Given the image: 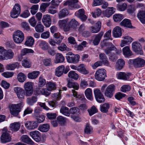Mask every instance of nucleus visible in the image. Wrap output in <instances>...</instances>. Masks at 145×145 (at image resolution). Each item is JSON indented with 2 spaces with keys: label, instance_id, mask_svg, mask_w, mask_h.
I'll return each instance as SVG.
<instances>
[{
  "label": "nucleus",
  "instance_id": "f257e3e1",
  "mask_svg": "<svg viewBox=\"0 0 145 145\" xmlns=\"http://www.w3.org/2000/svg\"><path fill=\"white\" fill-rule=\"evenodd\" d=\"M107 85L103 84L101 88V90L102 92H104L105 96L109 98H111L113 96L115 87L113 84H111L107 86Z\"/></svg>",
  "mask_w": 145,
  "mask_h": 145
},
{
  "label": "nucleus",
  "instance_id": "f03ea898",
  "mask_svg": "<svg viewBox=\"0 0 145 145\" xmlns=\"http://www.w3.org/2000/svg\"><path fill=\"white\" fill-rule=\"evenodd\" d=\"M128 63L130 65H133L135 68H141L144 66L145 60L141 58L138 57L129 60Z\"/></svg>",
  "mask_w": 145,
  "mask_h": 145
},
{
  "label": "nucleus",
  "instance_id": "7ed1b4c3",
  "mask_svg": "<svg viewBox=\"0 0 145 145\" xmlns=\"http://www.w3.org/2000/svg\"><path fill=\"white\" fill-rule=\"evenodd\" d=\"M13 37L15 42L17 44H20L24 39V34L22 31L17 30L14 32Z\"/></svg>",
  "mask_w": 145,
  "mask_h": 145
},
{
  "label": "nucleus",
  "instance_id": "20e7f679",
  "mask_svg": "<svg viewBox=\"0 0 145 145\" xmlns=\"http://www.w3.org/2000/svg\"><path fill=\"white\" fill-rule=\"evenodd\" d=\"M66 58L67 62L69 63L76 64L79 61L80 56L78 54L74 55L72 52H69Z\"/></svg>",
  "mask_w": 145,
  "mask_h": 145
},
{
  "label": "nucleus",
  "instance_id": "39448f33",
  "mask_svg": "<svg viewBox=\"0 0 145 145\" xmlns=\"http://www.w3.org/2000/svg\"><path fill=\"white\" fill-rule=\"evenodd\" d=\"M106 76V70L104 69H98L95 74V78L99 81L103 80Z\"/></svg>",
  "mask_w": 145,
  "mask_h": 145
},
{
  "label": "nucleus",
  "instance_id": "423d86ee",
  "mask_svg": "<svg viewBox=\"0 0 145 145\" xmlns=\"http://www.w3.org/2000/svg\"><path fill=\"white\" fill-rule=\"evenodd\" d=\"M21 11V6L18 3L15 4L10 12V16L13 18H17Z\"/></svg>",
  "mask_w": 145,
  "mask_h": 145
},
{
  "label": "nucleus",
  "instance_id": "0eeeda50",
  "mask_svg": "<svg viewBox=\"0 0 145 145\" xmlns=\"http://www.w3.org/2000/svg\"><path fill=\"white\" fill-rule=\"evenodd\" d=\"M93 92L95 98L98 102L101 103L105 101V98L100 89H95Z\"/></svg>",
  "mask_w": 145,
  "mask_h": 145
},
{
  "label": "nucleus",
  "instance_id": "6e6552de",
  "mask_svg": "<svg viewBox=\"0 0 145 145\" xmlns=\"http://www.w3.org/2000/svg\"><path fill=\"white\" fill-rule=\"evenodd\" d=\"M133 50L136 53L140 55L143 54V51L140 44L138 42H134L132 43Z\"/></svg>",
  "mask_w": 145,
  "mask_h": 145
},
{
  "label": "nucleus",
  "instance_id": "1a4fd4ad",
  "mask_svg": "<svg viewBox=\"0 0 145 145\" xmlns=\"http://www.w3.org/2000/svg\"><path fill=\"white\" fill-rule=\"evenodd\" d=\"M60 112L63 115L69 116L70 114L79 115L80 109H60Z\"/></svg>",
  "mask_w": 145,
  "mask_h": 145
},
{
  "label": "nucleus",
  "instance_id": "9d476101",
  "mask_svg": "<svg viewBox=\"0 0 145 145\" xmlns=\"http://www.w3.org/2000/svg\"><path fill=\"white\" fill-rule=\"evenodd\" d=\"M122 38L123 39L121 40L120 44V46L122 47L130 44L133 40V38L127 35L123 36Z\"/></svg>",
  "mask_w": 145,
  "mask_h": 145
},
{
  "label": "nucleus",
  "instance_id": "9b49d317",
  "mask_svg": "<svg viewBox=\"0 0 145 145\" xmlns=\"http://www.w3.org/2000/svg\"><path fill=\"white\" fill-rule=\"evenodd\" d=\"M36 91L38 95H42L48 96L50 94V91L47 88H37L36 89Z\"/></svg>",
  "mask_w": 145,
  "mask_h": 145
},
{
  "label": "nucleus",
  "instance_id": "f8f14e48",
  "mask_svg": "<svg viewBox=\"0 0 145 145\" xmlns=\"http://www.w3.org/2000/svg\"><path fill=\"white\" fill-rule=\"evenodd\" d=\"M25 127L28 130L34 129L37 127L38 124L36 121H27L25 124Z\"/></svg>",
  "mask_w": 145,
  "mask_h": 145
},
{
  "label": "nucleus",
  "instance_id": "ddd939ff",
  "mask_svg": "<svg viewBox=\"0 0 145 145\" xmlns=\"http://www.w3.org/2000/svg\"><path fill=\"white\" fill-rule=\"evenodd\" d=\"M42 22L45 27H49L52 23L50 15L47 14L44 15L43 16Z\"/></svg>",
  "mask_w": 145,
  "mask_h": 145
},
{
  "label": "nucleus",
  "instance_id": "4468645a",
  "mask_svg": "<svg viewBox=\"0 0 145 145\" xmlns=\"http://www.w3.org/2000/svg\"><path fill=\"white\" fill-rule=\"evenodd\" d=\"M30 135L31 137L37 142H39L41 140L40 133L38 131L30 132Z\"/></svg>",
  "mask_w": 145,
  "mask_h": 145
},
{
  "label": "nucleus",
  "instance_id": "2eb2a0df",
  "mask_svg": "<svg viewBox=\"0 0 145 145\" xmlns=\"http://www.w3.org/2000/svg\"><path fill=\"white\" fill-rule=\"evenodd\" d=\"M37 43L39 47L42 50L46 51L48 49L49 45L46 41L40 40L38 41Z\"/></svg>",
  "mask_w": 145,
  "mask_h": 145
},
{
  "label": "nucleus",
  "instance_id": "dca6fc26",
  "mask_svg": "<svg viewBox=\"0 0 145 145\" xmlns=\"http://www.w3.org/2000/svg\"><path fill=\"white\" fill-rule=\"evenodd\" d=\"M14 91L19 99H23L25 95L23 89L19 87H16L14 88Z\"/></svg>",
  "mask_w": 145,
  "mask_h": 145
},
{
  "label": "nucleus",
  "instance_id": "f3484780",
  "mask_svg": "<svg viewBox=\"0 0 145 145\" xmlns=\"http://www.w3.org/2000/svg\"><path fill=\"white\" fill-rule=\"evenodd\" d=\"M76 16L79 17L82 21H85L87 18L86 16L84 15V10L83 9H79L75 13Z\"/></svg>",
  "mask_w": 145,
  "mask_h": 145
},
{
  "label": "nucleus",
  "instance_id": "a211bd4d",
  "mask_svg": "<svg viewBox=\"0 0 145 145\" xmlns=\"http://www.w3.org/2000/svg\"><path fill=\"white\" fill-rule=\"evenodd\" d=\"M101 22H98L95 26L90 27V30L93 33H97L100 31L101 27Z\"/></svg>",
  "mask_w": 145,
  "mask_h": 145
},
{
  "label": "nucleus",
  "instance_id": "6ab92c4d",
  "mask_svg": "<svg viewBox=\"0 0 145 145\" xmlns=\"http://www.w3.org/2000/svg\"><path fill=\"white\" fill-rule=\"evenodd\" d=\"M14 53L12 50H5L2 59L3 60L11 59L13 57Z\"/></svg>",
  "mask_w": 145,
  "mask_h": 145
},
{
  "label": "nucleus",
  "instance_id": "aec40b11",
  "mask_svg": "<svg viewBox=\"0 0 145 145\" xmlns=\"http://www.w3.org/2000/svg\"><path fill=\"white\" fill-rule=\"evenodd\" d=\"M1 142L3 143L8 142L11 140V138L9 134L6 132L3 133L1 137Z\"/></svg>",
  "mask_w": 145,
  "mask_h": 145
},
{
  "label": "nucleus",
  "instance_id": "412c9836",
  "mask_svg": "<svg viewBox=\"0 0 145 145\" xmlns=\"http://www.w3.org/2000/svg\"><path fill=\"white\" fill-rule=\"evenodd\" d=\"M20 65L19 63L18 62H16L7 64L6 67L7 70L12 71L16 69L19 68Z\"/></svg>",
  "mask_w": 145,
  "mask_h": 145
},
{
  "label": "nucleus",
  "instance_id": "4be33fe9",
  "mask_svg": "<svg viewBox=\"0 0 145 145\" xmlns=\"http://www.w3.org/2000/svg\"><path fill=\"white\" fill-rule=\"evenodd\" d=\"M112 33L114 37L115 38L120 37L122 34L121 28L118 26L116 27L113 30Z\"/></svg>",
  "mask_w": 145,
  "mask_h": 145
},
{
  "label": "nucleus",
  "instance_id": "5701e85b",
  "mask_svg": "<svg viewBox=\"0 0 145 145\" xmlns=\"http://www.w3.org/2000/svg\"><path fill=\"white\" fill-rule=\"evenodd\" d=\"M103 32H101L99 34L96 35L94 36V38L93 40V43L95 45H98L103 35Z\"/></svg>",
  "mask_w": 145,
  "mask_h": 145
},
{
  "label": "nucleus",
  "instance_id": "b1692460",
  "mask_svg": "<svg viewBox=\"0 0 145 145\" xmlns=\"http://www.w3.org/2000/svg\"><path fill=\"white\" fill-rule=\"evenodd\" d=\"M65 67L63 65H61L57 67L56 69L55 74L56 75L60 77L61 76L64 72Z\"/></svg>",
  "mask_w": 145,
  "mask_h": 145
},
{
  "label": "nucleus",
  "instance_id": "393cba45",
  "mask_svg": "<svg viewBox=\"0 0 145 145\" xmlns=\"http://www.w3.org/2000/svg\"><path fill=\"white\" fill-rule=\"evenodd\" d=\"M125 64V62L122 59H118L116 61L115 65V68L117 70H121Z\"/></svg>",
  "mask_w": 145,
  "mask_h": 145
},
{
  "label": "nucleus",
  "instance_id": "a878e982",
  "mask_svg": "<svg viewBox=\"0 0 145 145\" xmlns=\"http://www.w3.org/2000/svg\"><path fill=\"white\" fill-rule=\"evenodd\" d=\"M115 10V8L113 7H109L106 10L104 15L105 16L109 18L113 14Z\"/></svg>",
  "mask_w": 145,
  "mask_h": 145
},
{
  "label": "nucleus",
  "instance_id": "bb28decb",
  "mask_svg": "<svg viewBox=\"0 0 145 145\" xmlns=\"http://www.w3.org/2000/svg\"><path fill=\"white\" fill-rule=\"evenodd\" d=\"M56 120L58 124L61 126L65 125L67 123V119L61 116H57Z\"/></svg>",
  "mask_w": 145,
  "mask_h": 145
},
{
  "label": "nucleus",
  "instance_id": "cd10ccee",
  "mask_svg": "<svg viewBox=\"0 0 145 145\" xmlns=\"http://www.w3.org/2000/svg\"><path fill=\"white\" fill-rule=\"evenodd\" d=\"M21 140L23 142L27 144H33L34 142L27 135H23L21 137Z\"/></svg>",
  "mask_w": 145,
  "mask_h": 145
},
{
  "label": "nucleus",
  "instance_id": "c85d7f7f",
  "mask_svg": "<svg viewBox=\"0 0 145 145\" xmlns=\"http://www.w3.org/2000/svg\"><path fill=\"white\" fill-rule=\"evenodd\" d=\"M78 2V0H71L70 4V9H73L80 8L81 7L80 5Z\"/></svg>",
  "mask_w": 145,
  "mask_h": 145
},
{
  "label": "nucleus",
  "instance_id": "c756f323",
  "mask_svg": "<svg viewBox=\"0 0 145 145\" xmlns=\"http://www.w3.org/2000/svg\"><path fill=\"white\" fill-rule=\"evenodd\" d=\"M50 128V125L48 124H44L40 125L39 127L38 130L42 132H47Z\"/></svg>",
  "mask_w": 145,
  "mask_h": 145
},
{
  "label": "nucleus",
  "instance_id": "7c9ffc66",
  "mask_svg": "<svg viewBox=\"0 0 145 145\" xmlns=\"http://www.w3.org/2000/svg\"><path fill=\"white\" fill-rule=\"evenodd\" d=\"M65 60V58L60 53L57 54L56 56L54 62L56 63L63 62Z\"/></svg>",
  "mask_w": 145,
  "mask_h": 145
},
{
  "label": "nucleus",
  "instance_id": "2f4dec72",
  "mask_svg": "<svg viewBox=\"0 0 145 145\" xmlns=\"http://www.w3.org/2000/svg\"><path fill=\"white\" fill-rule=\"evenodd\" d=\"M20 127V124L19 122H15L10 124V128L12 131H17L19 130Z\"/></svg>",
  "mask_w": 145,
  "mask_h": 145
},
{
  "label": "nucleus",
  "instance_id": "473e14b6",
  "mask_svg": "<svg viewBox=\"0 0 145 145\" xmlns=\"http://www.w3.org/2000/svg\"><path fill=\"white\" fill-rule=\"evenodd\" d=\"M85 94L86 98L91 101L93 99L91 89L89 88H87L85 91Z\"/></svg>",
  "mask_w": 145,
  "mask_h": 145
},
{
  "label": "nucleus",
  "instance_id": "72a5a7b5",
  "mask_svg": "<svg viewBox=\"0 0 145 145\" xmlns=\"http://www.w3.org/2000/svg\"><path fill=\"white\" fill-rule=\"evenodd\" d=\"M78 71L84 75L88 74L89 72V71L86 69L84 65L83 64H80L78 66Z\"/></svg>",
  "mask_w": 145,
  "mask_h": 145
},
{
  "label": "nucleus",
  "instance_id": "f704fd0d",
  "mask_svg": "<svg viewBox=\"0 0 145 145\" xmlns=\"http://www.w3.org/2000/svg\"><path fill=\"white\" fill-rule=\"evenodd\" d=\"M40 74V72L39 71H33L32 72L28 73L27 77L29 79H35Z\"/></svg>",
  "mask_w": 145,
  "mask_h": 145
},
{
  "label": "nucleus",
  "instance_id": "c9c22d12",
  "mask_svg": "<svg viewBox=\"0 0 145 145\" xmlns=\"http://www.w3.org/2000/svg\"><path fill=\"white\" fill-rule=\"evenodd\" d=\"M137 17L142 24H145V10L141 11L138 14Z\"/></svg>",
  "mask_w": 145,
  "mask_h": 145
},
{
  "label": "nucleus",
  "instance_id": "e433bc0d",
  "mask_svg": "<svg viewBox=\"0 0 145 145\" xmlns=\"http://www.w3.org/2000/svg\"><path fill=\"white\" fill-rule=\"evenodd\" d=\"M34 40L33 37L29 36L27 37L24 44L27 46H32L34 44Z\"/></svg>",
  "mask_w": 145,
  "mask_h": 145
},
{
  "label": "nucleus",
  "instance_id": "4c0bfd02",
  "mask_svg": "<svg viewBox=\"0 0 145 145\" xmlns=\"http://www.w3.org/2000/svg\"><path fill=\"white\" fill-rule=\"evenodd\" d=\"M122 51L123 54L125 57L129 56L132 55V52L130 50L129 46L124 47L122 49Z\"/></svg>",
  "mask_w": 145,
  "mask_h": 145
},
{
  "label": "nucleus",
  "instance_id": "58836bf2",
  "mask_svg": "<svg viewBox=\"0 0 145 145\" xmlns=\"http://www.w3.org/2000/svg\"><path fill=\"white\" fill-rule=\"evenodd\" d=\"M24 104L23 103H20L18 104H10L8 107L9 109H21L23 107Z\"/></svg>",
  "mask_w": 145,
  "mask_h": 145
},
{
  "label": "nucleus",
  "instance_id": "ea45409f",
  "mask_svg": "<svg viewBox=\"0 0 145 145\" xmlns=\"http://www.w3.org/2000/svg\"><path fill=\"white\" fill-rule=\"evenodd\" d=\"M120 25L124 27L131 28V24L130 20L127 19H124L120 23Z\"/></svg>",
  "mask_w": 145,
  "mask_h": 145
},
{
  "label": "nucleus",
  "instance_id": "a19ab883",
  "mask_svg": "<svg viewBox=\"0 0 145 145\" xmlns=\"http://www.w3.org/2000/svg\"><path fill=\"white\" fill-rule=\"evenodd\" d=\"M116 49V47L112 43H109L107 48L105 50V52L107 55H108L111 53V51Z\"/></svg>",
  "mask_w": 145,
  "mask_h": 145
},
{
  "label": "nucleus",
  "instance_id": "79ce46f5",
  "mask_svg": "<svg viewBox=\"0 0 145 145\" xmlns=\"http://www.w3.org/2000/svg\"><path fill=\"white\" fill-rule=\"evenodd\" d=\"M67 86L69 88H72L76 90H78L79 88V85L77 83L69 81L68 83Z\"/></svg>",
  "mask_w": 145,
  "mask_h": 145
},
{
  "label": "nucleus",
  "instance_id": "37998d69",
  "mask_svg": "<svg viewBox=\"0 0 145 145\" xmlns=\"http://www.w3.org/2000/svg\"><path fill=\"white\" fill-rule=\"evenodd\" d=\"M69 78L73 79L75 80H77L78 78L79 75L76 72L73 71H70L68 74Z\"/></svg>",
  "mask_w": 145,
  "mask_h": 145
},
{
  "label": "nucleus",
  "instance_id": "c03bdc74",
  "mask_svg": "<svg viewBox=\"0 0 145 145\" xmlns=\"http://www.w3.org/2000/svg\"><path fill=\"white\" fill-rule=\"evenodd\" d=\"M69 14V12L66 8H63L58 13L59 17L60 18H61L65 17L67 15Z\"/></svg>",
  "mask_w": 145,
  "mask_h": 145
},
{
  "label": "nucleus",
  "instance_id": "a18cd8bd",
  "mask_svg": "<svg viewBox=\"0 0 145 145\" xmlns=\"http://www.w3.org/2000/svg\"><path fill=\"white\" fill-rule=\"evenodd\" d=\"M118 78L119 79H122L125 80H126L129 78V75L123 72H120L118 74Z\"/></svg>",
  "mask_w": 145,
  "mask_h": 145
},
{
  "label": "nucleus",
  "instance_id": "49530a36",
  "mask_svg": "<svg viewBox=\"0 0 145 145\" xmlns=\"http://www.w3.org/2000/svg\"><path fill=\"white\" fill-rule=\"evenodd\" d=\"M17 79L20 82H24L26 79V76L23 73L20 72L17 75Z\"/></svg>",
  "mask_w": 145,
  "mask_h": 145
},
{
  "label": "nucleus",
  "instance_id": "de8ad7c7",
  "mask_svg": "<svg viewBox=\"0 0 145 145\" xmlns=\"http://www.w3.org/2000/svg\"><path fill=\"white\" fill-rule=\"evenodd\" d=\"M31 62L29 59L27 58L24 59L22 62V65L24 67L29 68L31 66Z\"/></svg>",
  "mask_w": 145,
  "mask_h": 145
},
{
  "label": "nucleus",
  "instance_id": "09e8293b",
  "mask_svg": "<svg viewBox=\"0 0 145 145\" xmlns=\"http://www.w3.org/2000/svg\"><path fill=\"white\" fill-rule=\"evenodd\" d=\"M46 86L50 91L55 90L56 88V84L53 82H49L46 84Z\"/></svg>",
  "mask_w": 145,
  "mask_h": 145
},
{
  "label": "nucleus",
  "instance_id": "8fccbe9b",
  "mask_svg": "<svg viewBox=\"0 0 145 145\" xmlns=\"http://www.w3.org/2000/svg\"><path fill=\"white\" fill-rule=\"evenodd\" d=\"M84 133L86 134H90L93 132V127L88 123H87L84 129Z\"/></svg>",
  "mask_w": 145,
  "mask_h": 145
},
{
  "label": "nucleus",
  "instance_id": "3c124183",
  "mask_svg": "<svg viewBox=\"0 0 145 145\" xmlns=\"http://www.w3.org/2000/svg\"><path fill=\"white\" fill-rule=\"evenodd\" d=\"M35 27L36 31L37 32H42L44 31V27L40 23H38Z\"/></svg>",
  "mask_w": 145,
  "mask_h": 145
},
{
  "label": "nucleus",
  "instance_id": "603ef678",
  "mask_svg": "<svg viewBox=\"0 0 145 145\" xmlns=\"http://www.w3.org/2000/svg\"><path fill=\"white\" fill-rule=\"evenodd\" d=\"M123 18V15L121 14H116L113 15V18L115 22L121 21Z\"/></svg>",
  "mask_w": 145,
  "mask_h": 145
},
{
  "label": "nucleus",
  "instance_id": "864d4df0",
  "mask_svg": "<svg viewBox=\"0 0 145 145\" xmlns=\"http://www.w3.org/2000/svg\"><path fill=\"white\" fill-rule=\"evenodd\" d=\"M34 52V51L31 49L25 48L22 50L21 54V55L23 56L27 54L33 53Z\"/></svg>",
  "mask_w": 145,
  "mask_h": 145
},
{
  "label": "nucleus",
  "instance_id": "5fc2aeb1",
  "mask_svg": "<svg viewBox=\"0 0 145 145\" xmlns=\"http://www.w3.org/2000/svg\"><path fill=\"white\" fill-rule=\"evenodd\" d=\"M33 83L31 82H27L24 84V89H33Z\"/></svg>",
  "mask_w": 145,
  "mask_h": 145
},
{
  "label": "nucleus",
  "instance_id": "6e6d98bb",
  "mask_svg": "<svg viewBox=\"0 0 145 145\" xmlns=\"http://www.w3.org/2000/svg\"><path fill=\"white\" fill-rule=\"evenodd\" d=\"M46 80L42 76H40L39 78L38 86L40 87H42L45 84Z\"/></svg>",
  "mask_w": 145,
  "mask_h": 145
},
{
  "label": "nucleus",
  "instance_id": "4d7b16f0",
  "mask_svg": "<svg viewBox=\"0 0 145 145\" xmlns=\"http://www.w3.org/2000/svg\"><path fill=\"white\" fill-rule=\"evenodd\" d=\"M39 7V5H33L31 8V12L32 15H34L37 12Z\"/></svg>",
  "mask_w": 145,
  "mask_h": 145
},
{
  "label": "nucleus",
  "instance_id": "13d9d810",
  "mask_svg": "<svg viewBox=\"0 0 145 145\" xmlns=\"http://www.w3.org/2000/svg\"><path fill=\"white\" fill-rule=\"evenodd\" d=\"M127 5V4L125 3L119 5L117 7L119 11H123L126 9Z\"/></svg>",
  "mask_w": 145,
  "mask_h": 145
},
{
  "label": "nucleus",
  "instance_id": "bf43d9fd",
  "mask_svg": "<svg viewBox=\"0 0 145 145\" xmlns=\"http://www.w3.org/2000/svg\"><path fill=\"white\" fill-rule=\"evenodd\" d=\"M131 89V86L128 85H124L122 86L121 88V91L125 93L129 91Z\"/></svg>",
  "mask_w": 145,
  "mask_h": 145
},
{
  "label": "nucleus",
  "instance_id": "052dcab7",
  "mask_svg": "<svg viewBox=\"0 0 145 145\" xmlns=\"http://www.w3.org/2000/svg\"><path fill=\"white\" fill-rule=\"evenodd\" d=\"M2 75L4 77L7 78H9L12 76L14 74L13 72L7 71L2 73Z\"/></svg>",
  "mask_w": 145,
  "mask_h": 145
},
{
  "label": "nucleus",
  "instance_id": "680f3d73",
  "mask_svg": "<svg viewBox=\"0 0 145 145\" xmlns=\"http://www.w3.org/2000/svg\"><path fill=\"white\" fill-rule=\"evenodd\" d=\"M78 25V22L74 19H72L69 24L70 26L74 29H75Z\"/></svg>",
  "mask_w": 145,
  "mask_h": 145
},
{
  "label": "nucleus",
  "instance_id": "e2e57ef3",
  "mask_svg": "<svg viewBox=\"0 0 145 145\" xmlns=\"http://www.w3.org/2000/svg\"><path fill=\"white\" fill-rule=\"evenodd\" d=\"M68 21L67 19H65L60 20L58 22L59 26L60 28H63L66 25Z\"/></svg>",
  "mask_w": 145,
  "mask_h": 145
},
{
  "label": "nucleus",
  "instance_id": "0e129e2a",
  "mask_svg": "<svg viewBox=\"0 0 145 145\" xmlns=\"http://www.w3.org/2000/svg\"><path fill=\"white\" fill-rule=\"evenodd\" d=\"M49 5L50 4L49 3H42L40 7V9L41 11L43 12H44L46 8L48 7Z\"/></svg>",
  "mask_w": 145,
  "mask_h": 145
},
{
  "label": "nucleus",
  "instance_id": "69168bd1",
  "mask_svg": "<svg viewBox=\"0 0 145 145\" xmlns=\"http://www.w3.org/2000/svg\"><path fill=\"white\" fill-rule=\"evenodd\" d=\"M44 65L46 66H50L52 65L51 59L50 58L44 59L43 61Z\"/></svg>",
  "mask_w": 145,
  "mask_h": 145
},
{
  "label": "nucleus",
  "instance_id": "338daca9",
  "mask_svg": "<svg viewBox=\"0 0 145 145\" xmlns=\"http://www.w3.org/2000/svg\"><path fill=\"white\" fill-rule=\"evenodd\" d=\"M50 36V33L48 31H46L41 34L40 37L44 39L48 38Z\"/></svg>",
  "mask_w": 145,
  "mask_h": 145
},
{
  "label": "nucleus",
  "instance_id": "774afa93",
  "mask_svg": "<svg viewBox=\"0 0 145 145\" xmlns=\"http://www.w3.org/2000/svg\"><path fill=\"white\" fill-rule=\"evenodd\" d=\"M29 22L31 26L35 27L37 23V21L34 17H31L29 20Z\"/></svg>",
  "mask_w": 145,
  "mask_h": 145
}]
</instances>
